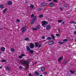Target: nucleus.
<instances>
[{
    "label": "nucleus",
    "mask_w": 76,
    "mask_h": 76,
    "mask_svg": "<svg viewBox=\"0 0 76 76\" xmlns=\"http://www.w3.org/2000/svg\"><path fill=\"white\" fill-rule=\"evenodd\" d=\"M62 22V20H58V22L59 23H60L61 22Z\"/></svg>",
    "instance_id": "30"
},
{
    "label": "nucleus",
    "mask_w": 76,
    "mask_h": 76,
    "mask_svg": "<svg viewBox=\"0 0 76 76\" xmlns=\"http://www.w3.org/2000/svg\"><path fill=\"white\" fill-rule=\"evenodd\" d=\"M47 39L48 40H50V39H51L52 38L50 37H48Z\"/></svg>",
    "instance_id": "24"
},
{
    "label": "nucleus",
    "mask_w": 76,
    "mask_h": 76,
    "mask_svg": "<svg viewBox=\"0 0 76 76\" xmlns=\"http://www.w3.org/2000/svg\"><path fill=\"white\" fill-rule=\"evenodd\" d=\"M8 3L9 5H11V4H12V2L11 1H9Z\"/></svg>",
    "instance_id": "17"
},
{
    "label": "nucleus",
    "mask_w": 76,
    "mask_h": 76,
    "mask_svg": "<svg viewBox=\"0 0 76 76\" xmlns=\"http://www.w3.org/2000/svg\"><path fill=\"white\" fill-rule=\"evenodd\" d=\"M42 26L45 27L46 25L48 24V22L45 21H44L42 22Z\"/></svg>",
    "instance_id": "2"
},
{
    "label": "nucleus",
    "mask_w": 76,
    "mask_h": 76,
    "mask_svg": "<svg viewBox=\"0 0 76 76\" xmlns=\"http://www.w3.org/2000/svg\"><path fill=\"white\" fill-rule=\"evenodd\" d=\"M1 51H4L5 50V48L4 47H2L1 48Z\"/></svg>",
    "instance_id": "10"
},
{
    "label": "nucleus",
    "mask_w": 76,
    "mask_h": 76,
    "mask_svg": "<svg viewBox=\"0 0 76 76\" xmlns=\"http://www.w3.org/2000/svg\"><path fill=\"white\" fill-rule=\"evenodd\" d=\"M75 42H76V40H75Z\"/></svg>",
    "instance_id": "54"
},
{
    "label": "nucleus",
    "mask_w": 76,
    "mask_h": 76,
    "mask_svg": "<svg viewBox=\"0 0 76 76\" xmlns=\"http://www.w3.org/2000/svg\"><path fill=\"white\" fill-rule=\"evenodd\" d=\"M42 39H45V37L44 36H43L42 37Z\"/></svg>",
    "instance_id": "44"
},
{
    "label": "nucleus",
    "mask_w": 76,
    "mask_h": 76,
    "mask_svg": "<svg viewBox=\"0 0 76 76\" xmlns=\"http://www.w3.org/2000/svg\"><path fill=\"white\" fill-rule=\"evenodd\" d=\"M44 73L45 74H46V72H44Z\"/></svg>",
    "instance_id": "50"
},
{
    "label": "nucleus",
    "mask_w": 76,
    "mask_h": 76,
    "mask_svg": "<svg viewBox=\"0 0 76 76\" xmlns=\"http://www.w3.org/2000/svg\"><path fill=\"white\" fill-rule=\"evenodd\" d=\"M51 37H52V39H54V38H55L53 34L51 35Z\"/></svg>",
    "instance_id": "23"
},
{
    "label": "nucleus",
    "mask_w": 76,
    "mask_h": 76,
    "mask_svg": "<svg viewBox=\"0 0 76 76\" xmlns=\"http://www.w3.org/2000/svg\"><path fill=\"white\" fill-rule=\"evenodd\" d=\"M1 68H2V67H1V66H0V69H1Z\"/></svg>",
    "instance_id": "49"
},
{
    "label": "nucleus",
    "mask_w": 76,
    "mask_h": 76,
    "mask_svg": "<svg viewBox=\"0 0 76 76\" xmlns=\"http://www.w3.org/2000/svg\"><path fill=\"white\" fill-rule=\"evenodd\" d=\"M58 31L59 32H60V29H58Z\"/></svg>",
    "instance_id": "47"
},
{
    "label": "nucleus",
    "mask_w": 76,
    "mask_h": 76,
    "mask_svg": "<svg viewBox=\"0 0 76 76\" xmlns=\"http://www.w3.org/2000/svg\"><path fill=\"white\" fill-rule=\"evenodd\" d=\"M60 10H63V9H62V8H60Z\"/></svg>",
    "instance_id": "45"
},
{
    "label": "nucleus",
    "mask_w": 76,
    "mask_h": 76,
    "mask_svg": "<svg viewBox=\"0 0 76 76\" xmlns=\"http://www.w3.org/2000/svg\"><path fill=\"white\" fill-rule=\"evenodd\" d=\"M31 18H33L34 16V14H32L31 15Z\"/></svg>",
    "instance_id": "38"
},
{
    "label": "nucleus",
    "mask_w": 76,
    "mask_h": 76,
    "mask_svg": "<svg viewBox=\"0 0 76 76\" xmlns=\"http://www.w3.org/2000/svg\"><path fill=\"white\" fill-rule=\"evenodd\" d=\"M59 44H62L64 43L63 42H58Z\"/></svg>",
    "instance_id": "26"
},
{
    "label": "nucleus",
    "mask_w": 76,
    "mask_h": 76,
    "mask_svg": "<svg viewBox=\"0 0 76 76\" xmlns=\"http://www.w3.org/2000/svg\"><path fill=\"white\" fill-rule=\"evenodd\" d=\"M41 5L42 6H46V4L45 3H43L41 4Z\"/></svg>",
    "instance_id": "19"
},
{
    "label": "nucleus",
    "mask_w": 76,
    "mask_h": 76,
    "mask_svg": "<svg viewBox=\"0 0 76 76\" xmlns=\"http://www.w3.org/2000/svg\"><path fill=\"white\" fill-rule=\"evenodd\" d=\"M42 17H43V15H41L39 16V18H42Z\"/></svg>",
    "instance_id": "37"
},
{
    "label": "nucleus",
    "mask_w": 76,
    "mask_h": 76,
    "mask_svg": "<svg viewBox=\"0 0 76 76\" xmlns=\"http://www.w3.org/2000/svg\"><path fill=\"white\" fill-rule=\"evenodd\" d=\"M41 47V45H39L38 47H39V48H40V47Z\"/></svg>",
    "instance_id": "41"
},
{
    "label": "nucleus",
    "mask_w": 76,
    "mask_h": 76,
    "mask_svg": "<svg viewBox=\"0 0 76 76\" xmlns=\"http://www.w3.org/2000/svg\"><path fill=\"white\" fill-rule=\"evenodd\" d=\"M26 50L27 51H29L30 50H31V49L28 46H26Z\"/></svg>",
    "instance_id": "12"
},
{
    "label": "nucleus",
    "mask_w": 76,
    "mask_h": 76,
    "mask_svg": "<svg viewBox=\"0 0 76 76\" xmlns=\"http://www.w3.org/2000/svg\"><path fill=\"white\" fill-rule=\"evenodd\" d=\"M5 69L6 70H10L9 67L8 66H6L5 67Z\"/></svg>",
    "instance_id": "15"
},
{
    "label": "nucleus",
    "mask_w": 76,
    "mask_h": 76,
    "mask_svg": "<svg viewBox=\"0 0 76 76\" xmlns=\"http://www.w3.org/2000/svg\"><path fill=\"white\" fill-rule=\"evenodd\" d=\"M48 1H51L52 0H48Z\"/></svg>",
    "instance_id": "48"
},
{
    "label": "nucleus",
    "mask_w": 76,
    "mask_h": 76,
    "mask_svg": "<svg viewBox=\"0 0 76 76\" xmlns=\"http://www.w3.org/2000/svg\"><path fill=\"white\" fill-rule=\"evenodd\" d=\"M35 45L36 47H38V44L37 43H36L35 44Z\"/></svg>",
    "instance_id": "34"
},
{
    "label": "nucleus",
    "mask_w": 76,
    "mask_h": 76,
    "mask_svg": "<svg viewBox=\"0 0 76 76\" xmlns=\"http://www.w3.org/2000/svg\"><path fill=\"white\" fill-rule=\"evenodd\" d=\"M67 63V61H64L63 62V64H66Z\"/></svg>",
    "instance_id": "28"
},
{
    "label": "nucleus",
    "mask_w": 76,
    "mask_h": 76,
    "mask_svg": "<svg viewBox=\"0 0 76 76\" xmlns=\"http://www.w3.org/2000/svg\"><path fill=\"white\" fill-rule=\"evenodd\" d=\"M18 63L20 64H22L26 67L25 70H26L29 68V64L26 60L23 59L18 61Z\"/></svg>",
    "instance_id": "1"
},
{
    "label": "nucleus",
    "mask_w": 76,
    "mask_h": 76,
    "mask_svg": "<svg viewBox=\"0 0 76 76\" xmlns=\"http://www.w3.org/2000/svg\"><path fill=\"white\" fill-rule=\"evenodd\" d=\"M75 29H76V26L75 27Z\"/></svg>",
    "instance_id": "51"
},
{
    "label": "nucleus",
    "mask_w": 76,
    "mask_h": 76,
    "mask_svg": "<svg viewBox=\"0 0 76 76\" xmlns=\"http://www.w3.org/2000/svg\"><path fill=\"white\" fill-rule=\"evenodd\" d=\"M63 41H64V42L67 41V39H64L63 40Z\"/></svg>",
    "instance_id": "40"
},
{
    "label": "nucleus",
    "mask_w": 76,
    "mask_h": 76,
    "mask_svg": "<svg viewBox=\"0 0 76 76\" xmlns=\"http://www.w3.org/2000/svg\"><path fill=\"white\" fill-rule=\"evenodd\" d=\"M11 50L12 52H13V51H15V49H11Z\"/></svg>",
    "instance_id": "32"
},
{
    "label": "nucleus",
    "mask_w": 76,
    "mask_h": 76,
    "mask_svg": "<svg viewBox=\"0 0 76 76\" xmlns=\"http://www.w3.org/2000/svg\"><path fill=\"white\" fill-rule=\"evenodd\" d=\"M59 35V34H56V36H58Z\"/></svg>",
    "instance_id": "43"
},
{
    "label": "nucleus",
    "mask_w": 76,
    "mask_h": 76,
    "mask_svg": "<svg viewBox=\"0 0 76 76\" xmlns=\"http://www.w3.org/2000/svg\"><path fill=\"white\" fill-rule=\"evenodd\" d=\"M0 54H1V52H0Z\"/></svg>",
    "instance_id": "53"
},
{
    "label": "nucleus",
    "mask_w": 76,
    "mask_h": 76,
    "mask_svg": "<svg viewBox=\"0 0 76 76\" xmlns=\"http://www.w3.org/2000/svg\"><path fill=\"white\" fill-rule=\"evenodd\" d=\"M31 29L32 30H33V31H36V30H37V28H35L34 27L32 28Z\"/></svg>",
    "instance_id": "22"
},
{
    "label": "nucleus",
    "mask_w": 76,
    "mask_h": 76,
    "mask_svg": "<svg viewBox=\"0 0 76 76\" xmlns=\"http://www.w3.org/2000/svg\"><path fill=\"white\" fill-rule=\"evenodd\" d=\"M42 8H39L38 9V11H41V10H42Z\"/></svg>",
    "instance_id": "25"
},
{
    "label": "nucleus",
    "mask_w": 76,
    "mask_h": 76,
    "mask_svg": "<svg viewBox=\"0 0 76 76\" xmlns=\"http://www.w3.org/2000/svg\"><path fill=\"white\" fill-rule=\"evenodd\" d=\"M30 47L31 48H34V44L33 43H30Z\"/></svg>",
    "instance_id": "7"
},
{
    "label": "nucleus",
    "mask_w": 76,
    "mask_h": 76,
    "mask_svg": "<svg viewBox=\"0 0 76 76\" xmlns=\"http://www.w3.org/2000/svg\"><path fill=\"white\" fill-rule=\"evenodd\" d=\"M63 56H61L58 59V61L59 62V63H60L61 62V61L63 60Z\"/></svg>",
    "instance_id": "6"
},
{
    "label": "nucleus",
    "mask_w": 76,
    "mask_h": 76,
    "mask_svg": "<svg viewBox=\"0 0 76 76\" xmlns=\"http://www.w3.org/2000/svg\"><path fill=\"white\" fill-rule=\"evenodd\" d=\"M0 8H1V9H3V8H4V6L2 4H1L0 5Z\"/></svg>",
    "instance_id": "18"
},
{
    "label": "nucleus",
    "mask_w": 76,
    "mask_h": 76,
    "mask_svg": "<svg viewBox=\"0 0 76 76\" xmlns=\"http://www.w3.org/2000/svg\"><path fill=\"white\" fill-rule=\"evenodd\" d=\"M53 1L54 2H56V3H57V0H53Z\"/></svg>",
    "instance_id": "39"
},
{
    "label": "nucleus",
    "mask_w": 76,
    "mask_h": 76,
    "mask_svg": "<svg viewBox=\"0 0 76 76\" xmlns=\"http://www.w3.org/2000/svg\"><path fill=\"white\" fill-rule=\"evenodd\" d=\"M17 21L18 22H20V20L19 19L17 20Z\"/></svg>",
    "instance_id": "42"
},
{
    "label": "nucleus",
    "mask_w": 76,
    "mask_h": 76,
    "mask_svg": "<svg viewBox=\"0 0 76 76\" xmlns=\"http://www.w3.org/2000/svg\"><path fill=\"white\" fill-rule=\"evenodd\" d=\"M25 54H21V56H18V58L20 59H21L23 57H25Z\"/></svg>",
    "instance_id": "5"
},
{
    "label": "nucleus",
    "mask_w": 76,
    "mask_h": 76,
    "mask_svg": "<svg viewBox=\"0 0 76 76\" xmlns=\"http://www.w3.org/2000/svg\"><path fill=\"white\" fill-rule=\"evenodd\" d=\"M62 24H64V22H63V23H62Z\"/></svg>",
    "instance_id": "52"
},
{
    "label": "nucleus",
    "mask_w": 76,
    "mask_h": 76,
    "mask_svg": "<svg viewBox=\"0 0 76 76\" xmlns=\"http://www.w3.org/2000/svg\"><path fill=\"white\" fill-rule=\"evenodd\" d=\"M26 26H24L22 29V32H25V31H26Z\"/></svg>",
    "instance_id": "4"
},
{
    "label": "nucleus",
    "mask_w": 76,
    "mask_h": 76,
    "mask_svg": "<svg viewBox=\"0 0 76 76\" xmlns=\"http://www.w3.org/2000/svg\"><path fill=\"white\" fill-rule=\"evenodd\" d=\"M54 43V42L53 41H50L48 42L49 45H52V44H53Z\"/></svg>",
    "instance_id": "9"
},
{
    "label": "nucleus",
    "mask_w": 76,
    "mask_h": 76,
    "mask_svg": "<svg viewBox=\"0 0 76 76\" xmlns=\"http://www.w3.org/2000/svg\"><path fill=\"white\" fill-rule=\"evenodd\" d=\"M40 26L38 25L36 26V29H40Z\"/></svg>",
    "instance_id": "20"
},
{
    "label": "nucleus",
    "mask_w": 76,
    "mask_h": 76,
    "mask_svg": "<svg viewBox=\"0 0 76 76\" xmlns=\"http://www.w3.org/2000/svg\"><path fill=\"white\" fill-rule=\"evenodd\" d=\"M37 19V17H34L33 18V19L32 20H31V24H33V23L35 21V20H36Z\"/></svg>",
    "instance_id": "3"
},
{
    "label": "nucleus",
    "mask_w": 76,
    "mask_h": 76,
    "mask_svg": "<svg viewBox=\"0 0 76 76\" xmlns=\"http://www.w3.org/2000/svg\"><path fill=\"white\" fill-rule=\"evenodd\" d=\"M34 73L36 75H37V76H39V75L38 72H37L35 71L34 72Z\"/></svg>",
    "instance_id": "14"
},
{
    "label": "nucleus",
    "mask_w": 76,
    "mask_h": 76,
    "mask_svg": "<svg viewBox=\"0 0 76 76\" xmlns=\"http://www.w3.org/2000/svg\"><path fill=\"white\" fill-rule=\"evenodd\" d=\"M29 53H30L33 54V53H34V50H29Z\"/></svg>",
    "instance_id": "21"
},
{
    "label": "nucleus",
    "mask_w": 76,
    "mask_h": 76,
    "mask_svg": "<svg viewBox=\"0 0 76 76\" xmlns=\"http://www.w3.org/2000/svg\"><path fill=\"white\" fill-rule=\"evenodd\" d=\"M51 29V26L50 25H48L46 26V29L48 30Z\"/></svg>",
    "instance_id": "8"
},
{
    "label": "nucleus",
    "mask_w": 76,
    "mask_h": 76,
    "mask_svg": "<svg viewBox=\"0 0 76 76\" xmlns=\"http://www.w3.org/2000/svg\"><path fill=\"white\" fill-rule=\"evenodd\" d=\"M49 6L50 7H53L54 6V4L53 3H52L49 4Z\"/></svg>",
    "instance_id": "11"
},
{
    "label": "nucleus",
    "mask_w": 76,
    "mask_h": 76,
    "mask_svg": "<svg viewBox=\"0 0 76 76\" xmlns=\"http://www.w3.org/2000/svg\"><path fill=\"white\" fill-rule=\"evenodd\" d=\"M30 7H31V8H33L34 7V5H31L30 6Z\"/></svg>",
    "instance_id": "33"
},
{
    "label": "nucleus",
    "mask_w": 76,
    "mask_h": 76,
    "mask_svg": "<svg viewBox=\"0 0 76 76\" xmlns=\"http://www.w3.org/2000/svg\"><path fill=\"white\" fill-rule=\"evenodd\" d=\"M24 40L25 41H28L29 40V38H26L24 39Z\"/></svg>",
    "instance_id": "27"
},
{
    "label": "nucleus",
    "mask_w": 76,
    "mask_h": 76,
    "mask_svg": "<svg viewBox=\"0 0 76 76\" xmlns=\"http://www.w3.org/2000/svg\"><path fill=\"white\" fill-rule=\"evenodd\" d=\"M1 61V62H6V60H2Z\"/></svg>",
    "instance_id": "29"
},
{
    "label": "nucleus",
    "mask_w": 76,
    "mask_h": 76,
    "mask_svg": "<svg viewBox=\"0 0 76 76\" xmlns=\"http://www.w3.org/2000/svg\"><path fill=\"white\" fill-rule=\"evenodd\" d=\"M70 72H71V73H73L75 72V71L71 70L70 71Z\"/></svg>",
    "instance_id": "35"
},
{
    "label": "nucleus",
    "mask_w": 76,
    "mask_h": 76,
    "mask_svg": "<svg viewBox=\"0 0 76 76\" xmlns=\"http://www.w3.org/2000/svg\"><path fill=\"white\" fill-rule=\"evenodd\" d=\"M22 67L21 66H20L19 67V69H22Z\"/></svg>",
    "instance_id": "36"
},
{
    "label": "nucleus",
    "mask_w": 76,
    "mask_h": 76,
    "mask_svg": "<svg viewBox=\"0 0 76 76\" xmlns=\"http://www.w3.org/2000/svg\"><path fill=\"white\" fill-rule=\"evenodd\" d=\"M70 23H72H72H75V24H76V22H75V23H74V22H73V21H71V22H70Z\"/></svg>",
    "instance_id": "31"
},
{
    "label": "nucleus",
    "mask_w": 76,
    "mask_h": 76,
    "mask_svg": "<svg viewBox=\"0 0 76 76\" xmlns=\"http://www.w3.org/2000/svg\"><path fill=\"white\" fill-rule=\"evenodd\" d=\"M74 34L75 35H76V31H74Z\"/></svg>",
    "instance_id": "46"
},
{
    "label": "nucleus",
    "mask_w": 76,
    "mask_h": 76,
    "mask_svg": "<svg viewBox=\"0 0 76 76\" xmlns=\"http://www.w3.org/2000/svg\"><path fill=\"white\" fill-rule=\"evenodd\" d=\"M7 11V9H5L4 10H3L2 13H4L6 12V11Z\"/></svg>",
    "instance_id": "13"
},
{
    "label": "nucleus",
    "mask_w": 76,
    "mask_h": 76,
    "mask_svg": "<svg viewBox=\"0 0 76 76\" xmlns=\"http://www.w3.org/2000/svg\"><path fill=\"white\" fill-rule=\"evenodd\" d=\"M45 67H42L41 68V70L42 71H44V70H45Z\"/></svg>",
    "instance_id": "16"
}]
</instances>
